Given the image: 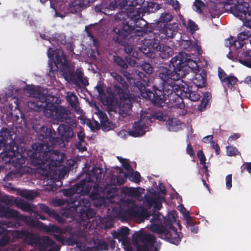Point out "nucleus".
<instances>
[{
  "label": "nucleus",
  "mask_w": 251,
  "mask_h": 251,
  "mask_svg": "<svg viewBox=\"0 0 251 251\" xmlns=\"http://www.w3.org/2000/svg\"><path fill=\"white\" fill-rule=\"evenodd\" d=\"M173 19L172 15L169 12L163 13L159 19L158 25L160 26L168 24V22Z\"/></svg>",
  "instance_id": "41"
},
{
  "label": "nucleus",
  "mask_w": 251,
  "mask_h": 251,
  "mask_svg": "<svg viewBox=\"0 0 251 251\" xmlns=\"http://www.w3.org/2000/svg\"><path fill=\"white\" fill-rule=\"evenodd\" d=\"M156 51L159 52V56L163 59H168L172 56L174 53L173 49L164 44H160Z\"/></svg>",
  "instance_id": "28"
},
{
  "label": "nucleus",
  "mask_w": 251,
  "mask_h": 251,
  "mask_svg": "<svg viewBox=\"0 0 251 251\" xmlns=\"http://www.w3.org/2000/svg\"><path fill=\"white\" fill-rule=\"evenodd\" d=\"M57 130L58 134L60 135L57 143L60 141L69 142L74 136V129L71 127V126H69L66 124H61L58 126ZM57 137L58 138V137Z\"/></svg>",
  "instance_id": "17"
},
{
  "label": "nucleus",
  "mask_w": 251,
  "mask_h": 251,
  "mask_svg": "<svg viewBox=\"0 0 251 251\" xmlns=\"http://www.w3.org/2000/svg\"><path fill=\"white\" fill-rule=\"evenodd\" d=\"M98 114L102 130L105 131L109 130L111 129V122L109 121L106 113L100 111Z\"/></svg>",
  "instance_id": "32"
},
{
  "label": "nucleus",
  "mask_w": 251,
  "mask_h": 251,
  "mask_svg": "<svg viewBox=\"0 0 251 251\" xmlns=\"http://www.w3.org/2000/svg\"><path fill=\"white\" fill-rule=\"evenodd\" d=\"M93 246L89 249H92V251H103L108 250V244L102 239H94L93 240Z\"/></svg>",
  "instance_id": "30"
},
{
  "label": "nucleus",
  "mask_w": 251,
  "mask_h": 251,
  "mask_svg": "<svg viewBox=\"0 0 251 251\" xmlns=\"http://www.w3.org/2000/svg\"><path fill=\"white\" fill-rule=\"evenodd\" d=\"M200 72L194 73L195 76L192 79L193 83L198 88H202L205 86L207 78V73L202 69Z\"/></svg>",
  "instance_id": "24"
},
{
  "label": "nucleus",
  "mask_w": 251,
  "mask_h": 251,
  "mask_svg": "<svg viewBox=\"0 0 251 251\" xmlns=\"http://www.w3.org/2000/svg\"><path fill=\"white\" fill-rule=\"evenodd\" d=\"M183 235L181 232H178L176 228L171 229L169 230L165 229L162 239H164L167 242L178 245Z\"/></svg>",
  "instance_id": "18"
},
{
  "label": "nucleus",
  "mask_w": 251,
  "mask_h": 251,
  "mask_svg": "<svg viewBox=\"0 0 251 251\" xmlns=\"http://www.w3.org/2000/svg\"><path fill=\"white\" fill-rule=\"evenodd\" d=\"M24 90L33 98L38 99L40 100L46 101L47 99L46 96L41 92L38 87L33 85H26L25 86Z\"/></svg>",
  "instance_id": "25"
},
{
  "label": "nucleus",
  "mask_w": 251,
  "mask_h": 251,
  "mask_svg": "<svg viewBox=\"0 0 251 251\" xmlns=\"http://www.w3.org/2000/svg\"><path fill=\"white\" fill-rule=\"evenodd\" d=\"M12 134L10 130L6 127L0 130V148L4 147L8 140L12 139Z\"/></svg>",
  "instance_id": "29"
},
{
  "label": "nucleus",
  "mask_w": 251,
  "mask_h": 251,
  "mask_svg": "<svg viewBox=\"0 0 251 251\" xmlns=\"http://www.w3.org/2000/svg\"><path fill=\"white\" fill-rule=\"evenodd\" d=\"M15 236L16 237L22 239L28 244L32 245L35 243L38 237L34 233L27 230H16Z\"/></svg>",
  "instance_id": "22"
},
{
  "label": "nucleus",
  "mask_w": 251,
  "mask_h": 251,
  "mask_svg": "<svg viewBox=\"0 0 251 251\" xmlns=\"http://www.w3.org/2000/svg\"><path fill=\"white\" fill-rule=\"evenodd\" d=\"M19 155V147L12 141L4 148L3 151L0 153V157L6 163L12 164L14 166L20 168L23 167L25 160L24 158H17Z\"/></svg>",
  "instance_id": "9"
},
{
  "label": "nucleus",
  "mask_w": 251,
  "mask_h": 251,
  "mask_svg": "<svg viewBox=\"0 0 251 251\" xmlns=\"http://www.w3.org/2000/svg\"><path fill=\"white\" fill-rule=\"evenodd\" d=\"M178 31V25L176 23L167 24L163 25V28L159 30L161 35L164 38H173Z\"/></svg>",
  "instance_id": "21"
},
{
  "label": "nucleus",
  "mask_w": 251,
  "mask_h": 251,
  "mask_svg": "<svg viewBox=\"0 0 251 251\" xmlns=\"http://www.w3.org/2000/svg\"><path fill=\"white\" fill-rule=\"evenodd\" d=\"M152 118L158 120L160 121H165L166 120V116L162 112H156L151 115Z\"/></svg>",
  "instance_id": "54"
},
{
  "label": "nucleus",
  "mask_w": 251,
  "mask_h": 251,
  "mask_svg": "<svg viewBox=\"0 0 251 251\" xmlns=\"http://www.w3.org/2000/svg\"><path fill=\"white\" fill-rule=\"evenodd\" d=\"M33 129L37 133L41 143H34L28 155L31 164L37 167L38 173L42 176H49L51 172L63 161V154L59 151L53 150L52 148L57 143L59 138L52 126H32Z\"/></svg>",
  "instance_id": "1"
},
{
  "label": "nucleus",
  "mask_w": 251,
  "mask_h": 251,
  "mask_svg": "<svg viewBox=\"0 0 251 251\" xmlns=\"http://www.w3.org/2000/svg\"><path fill=\"white\" fill-rule=\"evenodd\" d=\"M117 159L122 163L123 167L126 171H129L132 169V166L129 163L128 160L119 156L117 157Z\"/></svg>",
  "instance_id": "50"
},
{
  "label": "nucleus",
  "mask_w": 251,
  "mask_h": 251,
  "mask_svg": "<svg viewBox=\"0 0 251 251\" xmlns=\"http://www.w3.org/2000/svg\"><path fill=\"white\" fill-rule=\"evenodd\" d=\"M0 217L6 218H14L16 220L25 221L27 217L15 210L5 207L0 204Z\"/></svg>",
  "instance_id": "19"
},
{
  "label": "nucleus",
  "mask_w": 251,
  "mask_h": 251,
  "mask_svg": "<svg viewBox=\"0 0 251 251\" xmlns=\"http://www.w3.org/2000/svg\"><path fill=\"white\" fill-rule=\"evenodd\" d=\"M172 71L166 67H160L159 70L158 76L161 82L157 85L153 86V92L156 90H164L166 88H172L173 86L178 88V84L176 83L177 81L184 77V74L177 66H173Z\"/></svg>",
  "instance_id": "6"
},
{
  "label": "nucleus",
  "mask_w": 251,
  "mask_h": 251,
  "mask_svg": "<svg viewBox=\"0 0 251 251\" xmlns=\"http://www.w3.org/2000/svg\"><path fill=\"white\" fill-rule=\"evenodd\" d=\"M182 90L181 85H178V88L173 86L164 90L157 89L155 92L149 90L148 93H144V96H146V99L151 100L152 104L158 107H163L168 99V102L173 106L182 109L185 107V104Z\"/></svg>",
  "instance_id": "3"
},
{
  "label": "nucleus",
  "mask_w": 251,
  "mask_h": 251,
  "mask_svg": "<svg viewBox=\"0 0 251 251\" xmlns=\"http://www.w3.org/2000/svg\"><path fill=\"white\" fill-rule=\"evenodd\" d=\"M46 103H47L46 101H44V100H37V99H35L33 100L29 101L27 103V106L33 111H40L44 110L46 113V109L45 108Z\"/></svg>",
  "instance_id": "27"
},
{
  "label": "nucleus",
  "mask_w": 251,
  "mask_h": 251,
  "mask_svg": "<svg viewBox=\"0 0 251 251\" xmlns=\"http://www.w3.org/2000/svg\"><path fill=\"white\" fill-rule=\"evenodd\" d=\"M182 89V96L184 98H188L192 101H197L199 100L201 96L196 91H192V87H190L186 83L181 85Z\"/></svg>",
  "instance_id": "23"
},
{
  "label": "nucleus",
  "mask_w": 251,
  "mask_h": 251,
  "mask_svg": "<svg viewBox=\"0 0 251 251\" xmlns=\"http://www.w3.org/2000/svg\"><path fill=\"white\" fill-rule=\"evenodd\" d=\"M120 5L116 0H102L101 3L97 4L95 6V10L97 12H100L107 15L113 14L112 11L117 7Z\"/></svg>",
  "instance_id": "16"
},
{
  "label": "nucleus",
  "mask_w": 251,
  "mask_h": 251,
  "mask_svg": "<svg viewBox=\"0 0 251 251\" xmlns=\"http://www.w3.org/2000/svg\"><path fill=\"white\" fill-rule=\"evenodd\" d=\"M194 10L199 13H201L206 7L205 3L201 0H195L194 2Z\"/></svg>",
  "instance_id": "44"
},
{
  "label": "nucleus",
  "mask_w": 251,
  "mask_h": 251,
  "mask_svg": "<svg viewBox=\"0 0 251 251\" xmlns=\"http://www.w3.org/2000/svg\"><path fill=\"white\" fill-rule=\"evenodd\" d=\"M51 59H55L56 65H59L62 68L64 78L68 82L76 85L78 81L80 82L83 85H89L86 77H84V73L80 69H76L75 71V66L68 61L66 55L59 50H53L52 54H48Z\"/></svg>",
  "instance_id": "4"
},
{
  "label": "nucleus",
  "mask_w": 251,
  "mask_h": 251,
  "mask_svg": "<svg viewBox=\"0 0 251 251\" xmlns=\"http://www.w3.org/2000/svg\"><path fill=\"white\" fill-rule=\"evenodd\" d=\"M21 196L27 200H33L35 198V194L30 192H22Z\"/></svg>",
  "instance_id": "60"
},
{
  "label": "nucleus",
  "mask_w": 251,
  "mask_h": 251,
  "mask_svg": "<svg viewBox=\"0 0 251 251\" xmlns=\"http://www.w3.org/2000/svg\"><path fill=\"white\" fill-rule=\"evenodd\" d=\"M211 98L210 94L207 92L204 94L201 103L198 106V109L200 111H203L206 107L209 100Z\"/></svg>",
  "instance_id": "42"
},
{
  "label": "nucleus",
  "mask_w": 251,
  "mask_h": 251,
  "mask_svg": "<svg viewBox=\"0 0 251 251\" xmlns=\"http://www.w3.org/2000/svg\"><path fill=\"white\" fill-rule=\"evenodd\" d=\"M19 207L25 212H30L32 211L31 205L27 202H22L19 203Z\"/></svg>",
  "instance_id": "52"
},
{
  "label": "nucleus",
  "mask_w": 251,
  "mask_h": 251,
  "mask_svg": "<svg viewBox=\"0 0 251 251\" xmlns=\"http://www.w3.org/2000/svg\"><path fill=\"white\" fill-rule=\"evenodd\" d=\"M136 21L133 25L129 24L131 21L127 14L123 11L117 13L114 16L112 30L113 40L122 45H125L126 39L135 30L134 26H140L138 23L145 22L141 18H136Z\"/></svg>",
  "instance_id": "5"
},
{
  "label": "nucleus",
  "mask_w": 251,
  "mask_h": 251,
  "mask_svg": "<svg viewBox=\"0 0 251 251\" xmlns=\"http://www.w3.org/2000/svg\"><path fill=\"white\" fill-rule=\"evenodd\" d=\"M125 52L130 56L136 58H139V52L135 50V49L131 46H127L124 49Z\"/></svg>",
  "instance_id": "45"
},
{
  "label": "nucleus",
  "mask_w": 251,
  "mask_h": 251,
  "mask_svg": "<svg viewBox=\"0 0 251 251\" xmlns=\"http://www.w3.org/2000/svg\"><path fill=\"white\" fill-rule=\"evenodd\" d=\"M226 187L227 189H230L232 187V175L229 174L226 176Z\"/></svg>",
  "instance_id": "63"
},
{
  "label": "nucleus",
  "mask_w": 251,
  "mask_h": 251,
  "mask_svg": "<svg viewBox=\"0 0 251 251\" xmlns=\"http://www.w3.org/2000/svg\"><path fill=\"white\" fill-rule=\"evenodd\" d=\"M181 46L184 50L190 51L193 48L194 45L193 41L191 40H183L181 42Z\"/></svg>",
  "instance_id": "53"
},
{
  "label": "nucleus",
  "mask_w": 251,
  "mask_h": 251,
  "mask_svg": "<svg viewBox=\"0 0 251 251\" xmlns=\"http://www.w3.org/2000/svg\"><path fill=\"white\" fill-rule=\"evenodd\" d=\"M186 28L189 29L190 31L192 32L195 31L199 29L198 25L191 19L188 21Z\"/></svg>",
  "instance_id": "55"
},
{
  "label": "nucleus",
  "mask_w": 251,
  "mask_h": 251,
  "mask_svg": "<svg viewBox=\"0 0 251 251\" xmlns=\"http://www.w3.org/2000/svg\"><path fill=\"white\" fill-rule=\"evenodd\" d=\"M9 240L10 237L6 233H4L0 237V246L4 247L7 245L9 243Z\"/></svg>",
  "instance_id": "57"
},
{
  "label": "nucleus",
  "mask_w": 251,
  "mask_h": 251,
  "mask_svg": "<svg viewBox=\"0 0 251 251\" xmlns=\"http://www.w3.org/2000/svg\"><path fill=\"white\" fill-rule=\"evenodd\" d=\"M239 62L244 66L251 68V50L244 51L239 59Z\"/></svg>",
  "instance_id": "33"
},
{
  "label": "nucleus",
  "mask_w": 251,
  "mask_h": 251,
  "mask_svg": "<svg viewBox=\"0 0 251 251\" xmlns=\"http://www.w3.org/2000/svg\"><path fill=\"white\" fill-rule=\"evenodd\" d=\"M95 0H71L68 4L66 11H59L54 6L52 2L50 1V6L55 11V17L63 18L69 13H77L87 6H89Z\"/></svg>",
  "instance_id": "12"
},
{
  "label": "nucleus",
  "mask_w": 251,
  "mask_h": 251,
  "mask_svg": "<svg viewBox=\"0 0 251 251\" xmlns=\"http://www.w3.org/2000/svg\"><path fill=\"white\" fill-rule=\"evenodd\" d=\"M138 190L135 188H128L126 191V193L129 196H136L138 194Z\"/></svg>",
  "instance_id": "64"
},
{
  "label": "nucleus",
  "mask_w": 251,
  "mask_h": 251,
  "mask_svg": "<svg viewBox=\"0 0 251 251\" xmlns=\"http://www.w3.org/2000/svg\"><path fill=\"white\" fill-rule=\"evenodd\" d=\"M141 67L142 70L148 74H151L154 71L153 67L148 62L145 61L143 62L142 63Z\"/></svg>",
  "instance_id": "49"
},
{
  "label": "nucleus",
  "mask_w": 251,
  "mask_h": 251,
  "mask_svg": "<svg viewBox=\"0 0 251 251\" xmlns=\"http://www.w3.org/2000/svg\"><path fill=\"white\" fill-rule=\"evenodd\" d=\"M218 76L221 81L225 83L227 87L232 89L238 81V78L233 75H227L226 72L220 67L218 68Z\"/></svg>",
  "instance_id": "20"
},
{
  "label": "nucleus",
  "mask_w": 251,
  "mask_h": 251,
  "mask_svg": "<svg viewBox=\"0 0 251 251\" xmlns=\"http://www.w3.org/2000/svg\"><path fill=\"white\" fill-rule=\"evenodd\" d=\"M95 89L98 92L100 100L103 105L110 106L115 102L114 94L110 88L108 87L106 89V94L104 91L103 85L101 84H97Z\"/></svg>",
  "instance_id": "15"
},
{
  "label": "nucleus",
  "mask_w": 251,
  "mask_h": 251,
  "mask_svg": "<svg viewBox=\"0 0 251 251\" xmlns=\"http://www.w3.org/2000/svg\"><path fill=\"white\" fill-rule=\"evenodd\" d=\"M163 38V36L161 35L159 33H155L152 31H149L148 36L142 41L143 45L144 47L139 48L140 52H143L147 56L150 58L153 57V53L151 52V50H156L160 45V40Z\"/></svg>",
  "instance_id": "11"
},
{
  "label": "nucleus",
  "mask_w": 251,
  "mask_h": 251,
  "mask_svg": "<svg viewBox=\"0 0 251 251\" xmlns=\"http://www.w3.org/2000/svg\"><path fill=\"white\" fill-rule=\"evenodd\" d=\"M112 76L119 83L114 84L113 90L120 99L121 110L125 111L131 109L132 104L130 99V94L128 89V84L125 79L117 73H113Z\"/></svg>",
  "instance_id": "7"
},
{
  "label": "nucleus",
  "mask_w": 251,
  "mask_h": 251,
  "mask_svg": "<svg viewBox=\"0 0 251 251\" xmlns=\"http://www.w3.org/2000/svg\"><path fill=\"white\" fill-rule=\"evenodd\" d=\"M239 153V152L235 147L232 146H229L226 147V154L228 156H235Z\"/></svg>",
  "instance_id": "51"
},
{
  "label": "nucleus",
  "mask_w": 251,
  "mask_h": 251,
  "mask_svg": "<svg viewBox=\"0 0 251 251\" xmlns=\"http://www.w3.org/2000/svg\"><path fill=\"white\" fill-rule=\"evenodd\" d=\"M44 229L49 233H56L61 234L65 233V230L63 229L51 224H50L49 226H44Z\"/></svg>",
  "instance_id": "37"
},
{
  "label": "nucleus",
  "mask_w": 251,
  "mask_h": 251,
  "mask_svg": "<svg viewBox=\"0 0 251 251\" xmlns=\"http://www.w3.org/2000/svg\"><path fill=\"white\" fill-rule=\"evenodd\" d=\"M164 228L166 230H169L171 229L176 228L174 226L173 222L171 220L167 219L164 222Z\"/></svg>",
  "instance_id": "62"
},
{
  "label": "nucleus",
  "mask_w": 251,
  "mask_h": 251,
  "mask_svg": "<svg viewBox=\"0 0 251 251\" xmlns=\"http://www.w3.org/2000/svg\"><path fill=\"white\" fill-rule=\"evenodd\" d=\"M91 190V186L87 180L84 179L72 187L62 190L63 195L68 198V204L72 205L78 213L80 220L85 221L93 218L96 213L90 207L91 203L89 200L81 198L80 195L88 194Z\"/></svg>",
  "instance_id": "2"
},
{
  "label": "nucleus",
  "mask_w": 251,
  "mask_h": 251,
  "mask_svg": "<svg viewBox=\"0 0 251 251\" xmlns=\"http://www.w3.org/2000/svg\"><path fill=\"white\" fill-rule=\"evenodd\" d=\"M144 198L145 201L149 207H151L153 204L156 208H158V204L161 206V203L154 196L146 195Z\"/></svg>",
  "instance_id": "38"
},
{
  "label": "nucleus",
  "mask_w": 251,
  "mask_h": 251,
  "mask_svg": "<svg viewBox=\"0 0 251 251\" xmlns=\"http://www.w3.org/2000/svg\"><path fill=\"white\" fill-rule=\"evenodd\" d=\"M132 238L133 241L136 243L140 242L143 244L137 245V251H150V248L154 246L156 241L154 235L143 231L136 232L133 234Z\"/></svg>",
  "instance_id": "13"
},
{
  "label": "nucleus",
  "mask_w": 251,
  "mask_h": 251,
  "mask_svg": "<svg viewBox=\"0 0 251 251\" xmlns=\"http://www.w3.org/2000/svg\"><path fill=\"white\" fill-rule=\"evenodd\" d=\"M123 74L130 83L132 91L136 94H140L143 98L145 99L146 96H144V93H148L149 89H147L145 85L140 81L133 78L132 74L129 72L125 71Z\"/></svg>",
  "instance_id": "14"
},
{
  "label": "nucleus",
  "mask_w": 251,
  "mask_h": 251,
  "mask_svg": "<svg viewBox=\"0 0 251 251\" xmlns=\"http://www.w3.org/2000/svg\"><path fill=\"white\" fill-rule=\"evenodd\" d=\"M145 125L141 120L134 122L133 129L129 131V134L137 137L143 136L145 133L144 130Z\"/></svg>",
  "instance_id": "26"
},
{
  "label": "nucleus",
  "mask_w": 251,
  "mask_h": 251,
  "mask_svg": "<svg viewBox=\"0 0 251 251\" xmlns=\"http://www.w3.org/2000/svg\"><path fill=\"white\" fill-rule=\"evenodd\" d=\"M150 229L152 232L157 233L159 237L161 238L165 229L164 226H159L156 224H151Z\"/></svg>",
  "instance_id": "43"
},
{
  "label": "nucleus",
  "mask_w": 251,
  "mask_h": 251,
  "mask_svg": "<svg viewBox=\"0 0 251 251\" xmlns=\"http://www.w3.org/2000/svg\"><path fill=\"white\" fill-rule=\"evenodd\" d=\"M42 242L39 244L41 250H46L49 246H52L55 244V242L48 236H44L42 240Z\"/></svg>",
  "instance_id": "40"
},
{
  "label": "nucleus",
  "mask_w": 251,
  "mask_h": 251,
  "mask_svg": "<svg viewBox=\"0 0 251 251\" xmlns=\"http://www.w3.org/2000/svg\"><path fill=\"white\" fill-rule=\"evenodd\" d=\"M186 53L181 52L173 57L171 63L173 66H177L184 74V77L190 72L197 73L200 72L197 63L186 57Z\"/></svg>",
  "instance_id": "10"
},
{
  "label": "nucleus",
  "mask_w": 251,
  "mask_h": 251,
  "mask_svg": "<svg viewBox=\"0 0 251 251\" xmlns=\"http://www.w3.org/2000/svg\"><path fill=\"white\" fill-rule=\"evenodd\" d=\"M45 108L47 117L57 122L68 124L71 126H76L75 120L69 116L71 112L67 108L49 102L45 103Z\"/></svg>",
  "instance_id": "8"
},
{
  "label": "nucleus",
  "mask_w": 251,
  "mask_h": 251,
  "mask_svg": "<svg viewBox=\"0 0 251 251\" xmlns=\"http://www.w3.org/2000/svg\"><path fill=\"white\" fill-rule=\"evenodd\" d=\"M129 234V229L127 227H122L118 232L114 231V233L113 234L114 238L120 239V238H127V236Z\"/></svg>",
  "instance_id": "39"
},
{
  "label": "nucleus",
  "mask_w": 251,
  "mask_h": 251,
  "mask_svg": "<svg viewBox=\"0 0 251 251\" xmlns=\"http://www.w3.org/2000/svg\"><path fill=\"white\" fill-rule=\"evenodd\" d=\"M151 30L146 29L144 27L140 26L139 29H137L135 30V35L138 36H143L144 35L148 36V33Z\"/></svg>",
  "instance_id": "56"
},
{
  "label": "nucleus",
  "mask_w": 251,
  "mask_h": 251,
  "mask_svg": "<svg viewBox=\"0 0 251 251\" xmlns=\"http://www.w3.org/2000/svg\"><path fill=\"white\" fill-rule=\"evenodd\" d=\"M128 178L130 180L136 183H139L140 182L141 176L138 172H133L128 174Z\"/></svg>",
  "instance_id": "48"
},
{
  "label": "nucleus",
  "mask_w": 251,
  "mask_h": 251,
  "mask_svg": "<svg viewBox=\"0 0 251 251\" xmlns=\"http://www.w3.org/2000/svg\"><path fill=\"white\" fill-rule=\"evenodd\" d=\"M77 138L79 141L76 143V147L81 151H86L87 148L85 146H83L82 143L84 142L85 133L84 129L81 128L77 133Z\"/></svg>",
  "instance_id": "36"
},
{
  "label": "nucleus",
  "mask_w": 251,
  "mask_h": 251,
  "mask_svg": "<svg viewBox=\"0 0 251 251\" xmlns=\"http://www.w3.org/2000/svg\"><path fill=\"white\" fill-rule=\"evenodd\" d=\"M40 208L43 212L48 214L50 217L56 216V213L53 209L44 204H41L40 205Z\"/></svg>",
  "instance_id": "46"
},
{
  "label": "nucleus",
  "mask_w": 251,
  "mask_h": 251,
  "mask_svg": "<svg viewBox=\"0 0 251 251\" xmlns=\"http://www.w3.org/2000/svg\"><path fill=\"white\" fill-rule=\"evenodd\" d=\"M128 215L134 218H139L143 217L147 214L148 211L146 209L139 207H132L127 210Z\"/></svg>",
  "instance_id": "34"
},
{
  "label": "nucleus",
  "mask_w": 251,
  "mask_h": 251,
  "mask_svg": "<svg viewBox=\"0 0 251 251\" xmlns=\"http://www.w3.org/2000/svg\"><path fill=\"white\" fill-rule=\"evenodd\" d=\"M66 99L70 106L74 108L75 111H77L79 109V102L78 98L75 94L74 93L68 92Z\"/></svg>",
  "instance_id": "35"
},
{
  "label": "nucleus",
  "mask_w": 251,
  "mask_h": 251,
  "mask_svg": "<svg viewBox=\"0 0 251 251\" xmlns=\"http://www.w3.org/2000/svg\"><path fill=\"white\" fill-rule=\"evenodd\" d=\"M187 227L188 228H190V230L191 231V232L197 233L198 232L199 228L198 226H196L194 223L192 221L190 222L189 224H186Z\"/></svg>",
  "instance_id": "61"
},
{
  "label": "nucleus",
  "mask_w": 251,
  "mask_h": 251,
  "mask_svg": "<svg viewBox=\"0 0 251 251\" xmlns=\"http://www.w3.org/2000/svg\"><path fill=\"white\" fill-rule=\"evenodd\" d=\"M80 241L77 240L76 238H75L74 236L72 235L68 237L66 240V242L68 246H73L75 245H76Z\"/></svg>",
  "instance_id": "58"
},
{
  "label": "nucleus",
  "mask_w": 251,
  "mask_h": 251,
  "mask_svg": "<svg viewBox=\"0 0 251 251\" xmlns=\"http://www.w3.org/2000/svg\"><path fill=\"white\" fill-rule=\"evenodd\" d=\"M245 44V42H243L238 38L235 39L232 37L228 39L225 43L226 46L229 47L231 51L242 48Z\"/></svg>",
  "instance_id": "31"
},
{
  "label": "nucleus",
  "mask_w": 251,
  "mask_h": 251,
  "mask_svg": "<svg viewBox=\"0 0 251 251\" xmlns=\"http://www.w3.org/2000/svg\"><path fill=\"white\" fill-rule=\"evenodd\" d=\"M197 156L200 160V163L201 164H206V157L202 151L199 150L197 152Z\"/></svg>",
  "instance_id": "59"
},
{
  "label": "nucleus",
  "mask_w": 251,
  "mask_h": 251,
  "mask_svg": "<svg viewBox=\"0 0 251 251\" xmlns=\"http://www.w3.org/2000/svg\"><path fill=\"white\" fill-rule=\"evenodd\" d=\"M114 62L119 66L121 67L123 69H127L128 68V65L124 60V59L119 56L114 55L113 56Z\"/></svg>",
  "instance_id": "47"
}]
</instances>
